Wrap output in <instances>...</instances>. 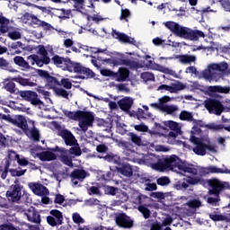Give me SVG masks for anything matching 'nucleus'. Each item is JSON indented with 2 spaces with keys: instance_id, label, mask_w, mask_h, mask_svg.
Here are the masks:
<instances>
[{
  "instance_id": "nucleus-1",
  "label": "nucleus",
  "mask_w": 230,
  "mask_h": 230,
  "mask_svg": "<svg viewBox=\"0 0 230 230\" xmlns=\"http://www.w3.org/2000/svg\"><path fill=\"white\" fill-rule=\"evenodd\" d=\"M164 26L167 28V30H170L173 35L179 37L180 39H184L185 40L197 41L199 39H204V37H206L204 31L181 26L175 22H166Z\"/></svg>"
},
{
  "instance_id": "nucleus-2",
  "label": "nucleus",
  "mask_w": 230,
  "mask_h": 230,
  "mask_svg": "<svg viewBox=\"0 0 230 230\" xmlns=\"http://www.w3.org/2000/svg\"><path fill=\"white\" fill-rule=\"evenodd\" d=\"M155 163L151 164L153 170L157 172H164V170H179V166L182 164V160L179 156L172 155L170 157L155 156Z\"/></svg>"
},
{
  "instance_id": "nucleus-3",
  "label": "nucleus",
  "mask_w": 230,
  "mask_h": 230,
  "mask_svg": "<svg viewBox=\"0 0 230 230\" xmlns=\"http://www.w3.org/2000/svg\"><path fill=\"white\" fill-rule=\"evenodd\" d=\"M38 53L40 55L41 58L39 57V55L32 54L28 57V60L31 61V66H35V64L38 66V67H42L44 65L48 66L51 63V58L48 57V50L46 49V47L44 45H39L38 46Z\"/></svg>"
},
{
  "instance_id": "nucleus-4",
  "label": "nucleus",
  "mask_w": 230,
  "mask_h": 230,
  "mask_svg": "<svg viewBox=\"0 0 230 230\" xmlns=\"http://www.w3.org/2000/svg\"><path fill=\"white\" fill-rule=\"evenodd\" d=\"M204 105L209 114H216V116H220L226 110L218 99L208 98L205 100Z\"/></svg>"
},
{
  "instance_id": "nucleus-5",
  "label": "nucleus",
  "mask_w": 230,
  "mask_h": 230,
  "mask_svg": "<svg viewBox=\"0 0 230 230\" xmlns=\"http://www.w3.org/2000/svg\"><path fill=\"white\" fill-rule=\"evenodd\" d=\"M71 68L72 70L69 71V73L80 75L79 78L81 80H89V78H94V76H96V74H94L91 68H87L80 63L73 62Z\"/></svg>"
},
{
  "instance_id": "nucleus-6",
  "label": "nucleus",
  "mask_w": 230,
  "mask_h": 230,
  "mask_svg": "<svg viewBox=\"0 0 230 230\" xmlns=\"http://www.w3.org/2000/svg\"><path fill=\"white\" fill-rule=\"evenodd\" d=\"M5 195L10 202H19L21 199L28 197V194L24 192L22 194V186L19 183L11 185Z\"/></svg>"
},
{
  "instance_id": "nucleus-7",
  "label": "nucleus",
  "mask_w": 230,
  "mask_h": 230,
  "mask_svg": "<svg viewBox=\"0 0 230 230\" xmlns=\"http://www.w3.org/2000/svg\"><path fill=\"white\" fill-rule=\"evenodd\" d=\"M108 62L109 64H112V66H126V67H129V69H138L139 67V63H137V61L127 58H125V55H121L119 58L108 59Z\"/></svg>"
},
{
  "instance_id": "nucleus-8",
  "label": "nucleus",
  "mask_w": 230,
  "mask_h": 230,
  "mask_svg": "<svg viewBox=\"0 0 230 230\" xmlns=\"http://www.w3.org/2000/svg\"><path fill=\"white\" fill-rule=\"evenodd\" d=\"M50 62L57 67H61L64 71L69 72L73 69V61L69 58L60 57L56 54L50 58Z\"/></svg>"
},
{
  "instance_id": "nucleus-9",
  "label": "nucleus",
  "mask_w": 230,
  "mask_h": 230,
  "mask_svg": "<svg viewBox=\"0 0 230 230\" xmlns=\"http://www.w3.org/2000/svg\"><path fill=\"white\" fill-rule=\"evenodd\" d=\"M77 121H79L81 130L85 132L86 130H89V127H93V123H94V115L91 111H83Z\"/></svg>"
},
{
  "instance_id": "nucleus-10",
  "label": "nucleus",
  "mask_w": 230,
  "mask_h": 230,
  "mask_svg": "<svg viewBox=\"0 0 230 230\" xmlns=\"http://www.w3.org/2000/svg\"><path fill=\"white\" fill-rule=\"evenodd\" d=\"M19 96L22 98V100H25V102H30L31 105H43V102L39 99V94L37 92L30 91V90H24V91H19L18 92Z\"/></svg>"
},
{
  "instance_id": "nucleus-11",
  "label": "nucleus",
  "mask_w": 230,
  "mask_h": 230,
  "mask_svg": "<svg viewBox=\"0 0 230 230\" xmlns=\"http://www.w3.org/2000/svg\"><path fill=\"white\" fill-rule=\"evenodd\" d=\"M48 150H50L51 152H59V154H61L59 156L61 163L66 164V166L73 168V158L68 155L69 151H67L66 147H59L58 146H56L55 147H49Z\"/></svg>"
},
{
  "instance_id": "nucleus-12",
  "label": "nucleus",
  "mask_w": 230,
  "mask_h": 230,
  "mask_svg": "<svg viewBox=\"0 0 230 230\" xmlns=\"http://www.w3.org/2000/svg\"><path fill=\"white\" fill-rule=\"evenodd\" d=\"M90 175L89 172L84 169H74L70 173L71 182L74 186H81L80 182H84Z\"/></svg>"
},
{
  "instance_id": "nucleus-13",
  "label": "nucleus",
  "mask_w": 230,
  "mask_h": 230,
  "mask_svg": "<svg viewBox=\"0 0 230 230\" xmlns=\"http://www.w3.org/2000/svg\"><path fill=\"white\" fill-rule=\"evenodd\" d=\"M50 216L47 217V222L51 227H57V226H62L64 224V215L58 209L50 210Z\"/></svg>"
},
{
  "instance_id": "nucleus-14",
  "label": "nucleus",
  "mask_w": 230,
  "mask_h": 230,
  "mask_svg": "<svg viewBox=\"0 0 230 230\" xmlns=\"http://www.w3.org/2000/svg\"><path fill=\"white\" fill-rule=\"evenodd\" d=\"M115 222L119 227H123L124 229H131V227H134V220L125 213L119 214L115 217Z\"/></svg>"
},
{
  "instance_id": "nucleus-15",
  "label": "nucleus",
  "mask_w": 230,
  "mask_h": 230,
  "mask_svg": "<svg viewBox=\"0 0 230 230\" xmlns=\"http://www.w3.org/2000/svg\"><path fill=\"white\" fill-rule=\"evenodd\" d=\"M58 136L62 137L66 146H75V145L78 143V140H76L75 135H73V133L67 129L59 130Z\"/></svg>"
},
{
  "instance_id": "nucleus-16",
  "label": "nucleus",
  "mask_w": 230,
  "mask_h": 230,
  "mask_svg": "<svg viewBox=\"0 0 230 230\" xmlns=\"http://www.w3.org/2000/svg\"><path fill=\"white\" fill-rule=\"evenodd\" d=\"M29 188L38 197H46L49 195V190L46 188L42 183L31 182L29 183Z\"/></svg>"
},
{
  "instance_id": "nucleus-17",
  "label": "nucleus",
  "mask_w": 230,
  "mask_h": 230,
  "mask_svg": "<svg viewBox=\"0 0 230 230\" xmlns=\"http://www.w3.org/2000/svg\"><path fill=\"white\" fill-rule=\"evenodd\" d=\"M217 152V149L211 144H206L202 140L194 148L193 152L197 155H206L208 152Z\"/></svg>"
},
{
  "instance_id": "nucleus-18",
  "label": "nucleus",
  "mask_w": 230,
  "mask_h": 230,
  "mask_svg": "<svg viewBox=\"0 0 230 230\" xmlns=\"http://www.w3.org/2000/svg\"><path fill=\"white\" fill-rule=\"evenodd\" d=\"M208 184L211 188L209 190L210 195H216V197H218V195H220V191L226 188L224 183L217 179L208 180Z\"/></svg>"
},
{
  "instance_id": "nucleus-19",
  "label": "nucleus",
  "mask_w": 230,
  "mask_h": 230,
  "mask_svg": "<svg viewBox=\"0 0 230 230\" xmlns=\"http://www.w3.org/2000/svg\"><path fill=\"white\" fill-rule=\"evenodd\" d=\"M179 172L181 173H190V175H199V169L193 164H190L188 162H182L181 165H179Z\"/></svg>"
},
{
  "instance_id": "nucleus-20",
  "label": "nucleus",
  "mask_w": 230,
  "mask_h": 230,
  "mask_svg": "<svg viewBox=\"0 0 230 230\" xmlns=\"http://www.w3.org/2000/svg\"><path fill=\"white\" fill-rule=\"evenodd\" d=\"M12 125H14V127H18V128L22 129V132H24L28 127V121L26 120V118L22 115H16L14 117H11V122Z\"/></svg>"
},
{
  "instance_id": "nucleus-21",
  "label": "nucleus",
  "mask_w": 230,
  "mask_h": 230,
  "mask_svg": "<svg viewBox=\"0 0 230 230\" xmlns=\"http://www.w3.org/2000/svg\"><path fill=\"white\" fill-rule=\"evenodd\" d=\"M111 35L114 39L119 40V42H123V44H134V42H136V40H134V38H131L128 35L123 32H119L116 30L112 31Z\"/></svg>"
},
{
  "instance_id": "nucleus-22",
  "label": "nucleus",
  "mask_w": 230,
  "mask_h": 230,
  "mask_svg": "<svg viewBox=\"0 0 230 230\" xmlns=\"http://www.w3.org/2000/svg\"><path fill=\"white\" fill-rule=\"evenodd\" d=\"M30 25L33 28H43V30H45L46 31H49L53 29V26H51V24L39 19V17L35 15L32 17Z\"/></svg>"
},
{
  "instance_id": "nucleus-23",
  "label": "nucleus",
  "mask_w": 230,
  "mask_h": 230,
  "mask_svg": "<svg viewBox=\"0 0 230 230\" xmlns=\"http://www.w3.org/2000/svg\"><path fill=\"white\" fill-rule=\"evenodd\" d=\"M25 216L29 222L33 224H40V214L35 210V208L31 207L28 210L25 211Z\"/></svg>"
},
{
  "instance_id": "nucleus-24",
  "label": "nucleus",
  "mask_w": 230,
  "mask_h": 230,
  "mask_svg": "<svg viewBox=\"0 0 230 230\" xmlns=\"http://www.w3.org/2000/svg\"><path fill=\"white\" fill-rule=\"evenodd\" d=\"M132 199L134 200V204H137L138 206H147L150 198L146 195L141 194L139 191H136L132 195Z\"/></svg>"
},
{
  "instance_id": "nucleus-25",
  "label": "nucleus",
  "mask_w": 230,
  "mask_h": 230,
  "mask_svg": "<svg viewBox=\"0 0 230 230\" xmlns=\"http://www.w3.org/2000/svg\"><path fill=\"white\" fill-rule=\"evenodd\" d=\"M114 78L116 82H127L130 76V70L125 67H119L118 72H115Z\"/></svg>"
},
{
  "instance_id": "nucleus-26",
  "label": "nucleus",
  "mask_w": 230,
  "mask_h": 230,
  "mask_svg": "<svg viewBox=\"0 0 230 230\" xmlns=\"http://www.w3.org/2000/svg\"><path fill=\"white\" fill-rule=\"evenodd\" d=\"M23 134H25V136H27L28 137L31 138L32 141H34L35 143H39V141H40V133L38 128H35V126H33L31 129L27 127L26 130L23 131Z\"/></svg>"
},
{
  "instance_id": "nucleus-27",
  "label": "nucleus",
  "mask_w": 230,
  "mask_h": 230,
  "mask_svg": "<svg viewBox=\"0 0 230 230\" xmlns=\"http://www.w3.org/2000/svg\"><path fill=\"white\" fill-rule=\"evenodd\" d=\"M37 157L40 159V161L49 162L57 160V155L49 149V151H42L40 153H38Z\"/></svg>"
},
{
  "instance_id": "nucleus-28",
  "label": "nucleus",
  "mask_w": 230,
  "mask_h": 230,
  "mask_svg": "<svg viewBox=\"0 0 230 230\" xmlns=\"http://www.w3.org/2000/svg\"><path fill=\"white\" fill-rule=\"evenodd\" d=\"M207 90L211 94L214 93H219L220 94H229L230 87L229 86H222V85H214L207 87Z\"/></svg>"
},
{
  "instance_id": "nucleus-29",
  "label": "nucleus",
  "mask_w": 230,
  "mask_h": 230,
  "mask_svg": "<svg viewBox=\"0 0 230 230\" xmlns=\"http://www.w3.org/2000/svg\"><path fill=\"white\" fill-rule=\"evenodd\" d=\"M134 104V100L130 97H126L119 102V107L121 111L125 112L130 111L132 105Z\"/></svg>"
},
{
  "instance_id": "nucleus-30",
  "label": "nucleus",
  "mask_w": 230,
  "mask_h": 230,
  "mask_svg": "<svg viewBox=\"0 0 230 230\" xmlns=\"http://www.w3.org/2000/svg\"><path fill=\"white\" fill-rule=\"evenodd\" d=\"M13 82H16L17 84H20V85H22L23 87H35L37 84L31 82L30 79L23 78L21 75L15 76L12 78Z\"/></svg>"
},
{
  "instance_id": "nucleus-31",
  "label": "nucleus",
  "mask_w": 230,
  "mask_h": 230,
  "mask_svg": "<svg viewBox=\"0 0 230 230\" xmlns=\"http://www.w3.org/2000/svg\"><path fill=\"white\" fill-rule=\"evenodd\" d=\"M176 58L179 59L180 64H191L197 60V58L193 55H178Z\"/></svg>"
},
{
  "instance_id": "nucleus-32",
  "label": "nucleus",
  "mask_w": 230,
  "mask_h": 230,
  "mask_svg": "<svg viewBox=\"0 0 230 230\" xmlns=\"http://www.w3.org/2000/svg\"><path fill=\"white\" fill-rule=\"evenodd\" d=\"M13 62L16 66H19V67H22L24 69H31V66H30V63L28 61H25L24 58L21 56H16L13 58Z\"/></svg>"
},
{
  "instance_id": "nucleus-33",
  "label": "nucleus",
  "mask_w": 230,
  "mask_h": 230,
  "mask_svg": "<svg viewBox=\"0 0 230 230\" xmlns=\"http://www.w3.org/2000/svg\"><path fill=\"white\" fill-rule=\"evenodd\" d=\"M84 111H69L67 110L63 111V114L69 118V119H73L74 121H78L80 116H82Z\"/></svg>"
},
{
  "instance_id": "nucleus-34",
  "label": "nucleus",
  "mask_w": 230,
  "mask_h": 230,
  "mask_svg": "<svg viewBox=\"0 0 230 230\" xmlns=\"http://www.w3.org/2000/svg\"><path fill=\"white\" fill-rule=\"evenodd\" d=\"M118 172L121 173V175H124V177H132V175H134V171L128 164L122 165V167L118 169Z\"/></svg>"
},
{
  "instance_id": "nucleus-35",
  "label": "nucleus",
  "mask_w": 230,
  "mask_h": 230,
  "mask_svg": "<svg viewBox=\"0 0 230 230\" xmlns=\"http://www.w3.org/2000/svg\"><path fill=\"white\" fill-rule=\"evenodd\" d=\"M103 159L112 164H121V158L118 155H106Z\"/></svg>"
},
{
  "instance_id": "nucleus-36",
  "label": "nucleus",
  "mask_w": 230,
  "mask_h": 230,
  "mask_svg": "<svg viewBox=\"0 0 230 230\" xmlns=\"http://www.w3.org/2000/svg\"><path fill=\"white\" fill-rule=\"evenodd\" d=\"M185 84L181 83V81H175L171 84V93H177L179 91H184Z\"/></svg>"
},
{
  "instance_id": "nucleus-37",
  "label": "nucleus",
  "mask_w": 230,
  "mask_h": 230,
  "mask_svg": "<svg viewBox=\"0 0 230 230\" xmlns=\"http://www.w3.org/2000/svg\"><path fill=\"white\" fill-rule=\"evenodd\" d=\"M69 155H75V157H80L82 155V149L80 148V144L78 142L67 149Z\"/></svg>"
},
{
  "instance_id": "nucleus-38",
  "label": "nucleus",
  "mask_w": 230,
  "mask_h": 230,
  "mask_svg": "<svg viewBox=\"0 0 230 230\" xmlns=\"http://www.w3.org/2000/svg\"><path fill=\"white\" fill-rule=\"evenodd\" d=\"M128 136L130 138V141L137 146H141V145H143V140L141 139V137L137 136V134L129 132L128 133Z\"/></svg>"
},
{
  "instance_id": "nucleus-39",
  "label": "nucleus",
  "mask_w": 230,
  "mask_h": 230,
  "mask_svg": "<svg viewBox=\"0 0 230 230\" xmlns=\"http://www.w3.org/2000/svg\"><path fill=\"white\" fill-rule=\"evenodd\" d=\"M19 157V155H17L15 151H10L8 154V159L5 161V164H9V166L15 164V161H18Z\"/></svg>"
},
{
  "instance_id": "nucleus-40",
  "label": "nucleus",
  "mask_w": 230,
  "mask_h": 230,
  "mask_svg": "<svg viewBox=\"0 0 230 230\" xmlns=\"http://www.w3.org/2000/svg\"><path fill=\"white\" fill-rule=\"evenodd\" d=\"M228 67L229 65H227V63L226 62H221L219 64H211V69L218 71L219 73H224L225 71H227Z\"/></svg>"
},
{
  "instance_id": "nucleus-41",
  "label": "nucleus",
  "mask_w": 230,
  "mask_h": 230,
  "mask_svg": "<svg viewBox=\"0 0 230 230\" xmlns=\"http://www.w3.org/2000/svg\"><path fill=\"white\" fill-rule=\"evenodd\" d=\"M185 181H187L188 186H190V184L192 186H195L197 184H202V182H204V180L199 176H194V177L189 176V178L185 179Z\"/></svg>"
},
{
  "instance_id": "nucleus-42",
  "label": "nucleus",
  "mask_w": 230,
  "mask_h": 230,
  "mask_svg": "<svg viewBox=\"0 0 230 230\" xmlns=\"http://www.w3.org/2000/svg\"><path fill=\"white\" fill-rule=\"evenodd\" d=\"M165 127H169L171 130L174 132H181V128L179 127V123L173 120H167L164 122Z\"/></svg>"
},
{
  "instance_id": "nucleus-43",
  "label": "nucleus",
  "mask_w": 230,
  "mask_h": 230,
  "mask_svg": "<svg viewBox=\"0 0 230 230\" xmlns=\"http://www.w3.org/2000/svg\"><path fill=\"white\" fill-rule=\"evenodd\" d=\"M174 190H188L190 188V185H188V181L186 179H183L182 181H179L176 183L173 184Z\"/></svg>"
},
{
  "instance_id": "nucleus-44",
  "label": "nucleus",
  "mask_w": 230,
  "mask_h": 230,
  "mask_svg": "<svg viewBox=\"0 0 230 230\" xmlns=\"http://www.w3.org/2000/svg\"><path fill=\"white\" fill-rule=\"evenodd\" d=\"M47 85L50 87V89H55L57 85H60V82L57 79V77L49 75L48 79L46 80Z\"/></svg>"
},
{
  "instance_id": "nucleus-45",
  "label": "nucleus",
  "mask_w": 230,
  "mask_h": 230,
  "mask_svg": "<svg viewBox=\"0 0 230 230\" xmlns=\"http://www.w3.org/2000/svg\"><path fill=\"white\" fill-rule=\"evenodd\" d=\"M179 119L181 121H193V114L190 111H182L180 113Z\"/></svg>"
},
{
  "instance_id": "nucleus-46",
  "label": "nucleus",
  "mask_w": 230,
  "mask_h": 230,
  "mask_svg": "<svg viewBox=\"0 0 230 230\" xmlns=\"http://www.w3.org/2000/svg\"><path fill=\"white\" fill-rule=\"evenodd\" d=\"M179 111V107L175 105H164L162 108V112H166V114H173V112H177Z\"/></svg>"
},
{
  "instance_id": "nucleus-47",
  "label": "nucleus",
  "mask_w": 230,
  "mask_h": 230,
  "mask_svg": "<svg viewBox=\"0 0 230 230\" xmlns=\"http://www.w3.org/2000/svg\"><path fill=\"white\" fill-rule=\"evenodd\" d=\"M150 205L138 206L137 209L140 213H142L144 218H150Z\"/></svg>"
},
{
  "instance_id": "nucleus-48",
  "label": "nucleus",
  "mask_w": 230,
  "mask_h": 230,
  "mask_svg": "<svg viewBox=\"0 0 230 230\" xmlns=\"http://www.w3.org/2000/svg\"><path fill=\"white\" fill-rule=\"evenodd\" d=\"M54 91L57 94V96H61V98H69V93L64 88H54Z\"/></svg>"
},
{
  "instance_id": "nucleus-49",
  "label": "nucleus",
  "mask_w": 230,
  "mask_h": 230,
  "mask_svg": "<svg viewBox=\"0 0 230 230\" xmlns=\"http://www.w3.org/2000/svg\"><path fill=\"white\" fill-rule=\"evenodd\" d=\"M141 78L145 82H154V80H155V75L150 72H144L141 74Z\"/></svg>"
},
{
  "instance_id": "nucleus-50",
  "label": "nucleus",
  "mask_w": 230,
  "mask_h": 230,
  "mask_svg": "<svg viewBox=\"0 0 230 230\" xmlns=\"http://www.w3.org/2000/svg\"><path fill=\"white\" fill-rule=\"evenodd\" d=\"M9 172L12 177H22V175H24L27 170L26 169L24 170L10 169Z\"/></svg>"
},
{
  "instance_id": "nucleus-51",
  "label": "nucleus",
  "mask_w": 230,
  "mask_h": 230,
  "mask_svg": "<svg viewBox=\"0 0 230 230\" xmlns=\"http://www.w3.org/2000/svg\"><path fill=\"white\" fill-rule=\"evenodd\" d=\"M189 208H192L193 209H197V208H200L202 206V202L199 199H190L188 202Z\"/></svg>"
},
{
  "instance_id": "nucleus-52",
  "label": "nucleus",
  "mask_w": 230,
  "mask_h": 230,
  "mask_svg": "<svg viewBox=\"0 0 230 230\" xmlns=\"http://www.w3.org/2000/svg\"><path fill=\"white\" fill-rule=\"evenodd\" d=\"M213 71V68H211V65L208 66V69L203 71L202 73V76L205 80H208L209 82H211V78L213 77V75H211Z\"/></svg>"
},
{
  "instance_id": "nucleus-53",
  "label": "nucleus",
  "mask_w": 230,
  "mask_h": 230,
  "mask_svg": "<svg viewBox=\"0 0 230 230\" xmlns=\"http://www.w3.org/2000/svg\"><path fill=\"white\" fill-rule=\"evenodd\" d=\"M158 186H168L170 183V178L166 176L160 177L156 180Z\"/></svg>"
},
{
  "instance_id": "nucleus-54",
  "label": "nucleus",
  "mask_w": 230,
  "mask_h": 230,
  "mask_svg": "<svg viewBox=\"0 0 230 230\" xmlns=\"http://www.w3.org/2000/svg\"><path fill=\"white\" fill-rule=\"evenodd\" d=\"M101 75L102 76H111V78H114V76H116V72H114L111 69L102 68V69H101Z\"/></svg>"
},
{
  "instance_id": "nucleus-55",
  "label": "nucleus",
  "mask_w": 230,
  "mask_h": 230,
  "mask_svg": "<svg viewBox=\"0 0 230 230\" xmlns=\"http://www.w3.org/2000/svg\"><path fill=\"white\" fill-rule=\"evenodd\" d=\"M72 1H74L75 3L74 7L77 10V12H80V10H84L85 0H72Z\"/></svg>"
},
{
  "instance_id": "nucleus-56",
  "label": "nucleus",
  "mask_w": 230,
  "mask_h": 230,
  "mask_svg": "<svg viewBox=\"0 0 230 230\" xmlns=\"http://www.w3.org/2000/svg\"><path fill=\"white\" fill-rule=\"evenodd\" d=\"M0 69H4V71L10 69V62L4 59V58H0Z\"/></svg>"
},
{
  "instance_id": "nucleus-57",
  "label": "nucleus",
  "mask_w": 230,
  "mask_h": 230,
  "mask_svg": "<svg viewBox=\"0 0 230 230\" xmlns=\"http://www.w3.org/2000/svg\"><path fill=\"white\" fill-rule=\"evenodd\" d=\"M128 17H130V10L122 9L120 14V21H126L127 22H128Z\"/></svg>"
},
{
  "instance_id": "nucleus-58",
  "label": "nucleus",
  "mask_w": 230,
  "mask_h": 230,
  "mask_svg": "<svg viewBox=\"0 0 230 230\" xmlns=\"http://www.w3.org/2000/svg\"><path fill=\"white\" fill-rule=\"evenodd\" d=\"M4 89L8 92L11 93V94H13V93H15V83L10 81L8 82L5 86Z\"/></svg>"
},
{
  "instance_id": "nucleus-59",
  "label": "nucleus",
  "mask_w": 230,
  "mask_h": 230,
  "mask_svg": "<svg viewBox=\"0 0 230 230\" xmlns=\"http://www.w3.org/2000/svg\"><path fill=\"white\" fill-rule=\"evenodd\" d=\"M72 219L75 224H84V222H85L83 219L82 216H80V214L78 213H74L72 216Z\"/></svg>"
},
{
  "instance_id": "nucleus-60",
  "label": "nucleus",
  "mask_w": 230,
  "mask_h": 230,
  "mask_svg": "<svg viewBox=\"0 0 230 230\" xmlns=\"http://www.w3.org/2000/svg\"><path fill=\"white\" fill-rule=\"evenodd\" d=\"M60 85H63L65 89H72L73 83H71L68 78H63L61 79Z\"/></svg>"
},
{
  "instance_id": "nucleus-61",
  "label": "nucleus",
  "mask_w": 230,
  "mask_h": 230,
  "mask_svg": "<svg viewBox=\"0 0 230 230\" xmlns=\"http://www.w3.org/2000/svg\"><path fill=\"white\" fill-rule=\"evenodd\" d=\"M59 19H69L71 17V10L60 9Z\"/></svg>"
},
{
  "instance_id": "nucleus-62",
  "label": "nucleus",
  "mask_w": 230,
  "mask_h": 230,
  "mask_svg": "<svg viewBox=\"0 0 230 230\" xmlns=\"http://www.w3.org/2000/svg\"><path fill=\"white\" fill-rule=\"evenodd\" d=\"M0 230H17L12 223H4L0 225Z\"/></svg>"
},
{
  "instance_id": "nucleus-63",
  "label": "nucleus",
  "mask_w": 230,
  "mask_h": 230,
  "mask_svg": "<svg viewBox=\"0 0 230 230\" xmlns=\"http://www.w3.org/2000/svg\"><path fill=\"white\" fill-rule=\"evenodd\" d=\"M134 128L135 130H137V132H148V126L143 123L139 125H135Z\"/></svg>"
},
{
  "instance_id": "nucleus-64",
  "label": "nucleus",
  "mask_w": 230,
  "mask_h": 230,
  "mask_svg": "<svg viewBox=\"0 0 230 230\" xmlns=\"http://www.w3.org/2000/svg\"><path fill=\"white\" fill-rule=\"evenodd\" d=\"M219 2L226 12H230V0H220Z\"/></svg>"
}]
</instances>
